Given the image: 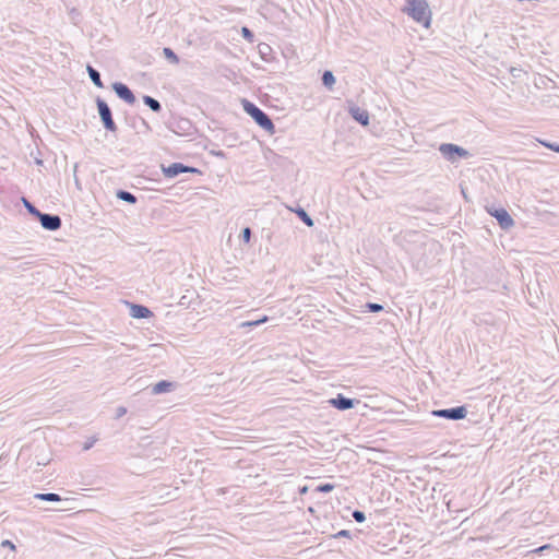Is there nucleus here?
<instances>
[{"label": "nucleus", "mask_w": 559, "mask_h": 559, "mask_svg": "<svg viewBox=\"0 0 559 559\" xmlns=\"http://www.w3.org/2000/svg\"><path fill=\"white\" fill-rule=\"evenodd\" d=\"M36 164L41 165L43 160L41 159H36Z\"/></svg>", "instance_id": "e433bc0d"}, {"label": "nucleus", "mask_w": 559, "mask_h": 559, "mask_svg": "<svg viewBox=\"0 0 559 559\" xmlns=\"http://www.w3.org/2000/svg\"><path fill=\"white\" fill-rule=\"evenodd\" d=\"M539 143L551 151L559 153V143L539 140Z\"/></svg>", "instance_id": "a878e982"}, {"label": "nucleus", "mask_w": 559, "mask_h": 559, "mask_svg": "<svg viewBox=\"0 0 559 559\" xmlns=\"http://www.w3.org/2000/svg\"><path fill=\"white\" fill-rule=\"evenodd\" d=\"M306 491H307V487H302V488L300 489V493H305Z\"/></svg>", "instance_id": "c9c22d12"}, {"label": "nucleus", "mask_w": 559, "mask_h": 559, "mask_svg": "<svg viewBox=\"0 0 559 559\" xmlns=\"http://www.w3.org/2000/svg\"><path fill=\"white\" fill-rule=\"evenodd\" d=\"M321 81H322L323 86H325L328 90H332L336 82V79L332 71L325 70L322 73Z\"/></svg>", "instance_id": "6ab92c4d"}, {"label": "nucleus", "mask_w": 559, "mask_h": 559, "mask_svg": "<svg viewBox=\"0 0 559 559\" xmlns=\"http://www.w3.org/2000/svg\"><path fill=\"white\" fill-rule=\"evenodd\" d=\"M111 87L116 95L127 104L133 105L136 102L134 93L127 84L122 82H115Z\"/></svg>", "instance_id": "9d476101"}, {"label": "nucleus", "mask_w": 559, "mask_h": 559, "mask_svg": "<svg viewBox=\"0 0 559 559\" xmlns=\"http://www.w3.org/2000/svg\"><path fill=\"white\" fill-rule=\"evenodd\" d=\"M130 314L134 319H148L153 317V312L144 305L129 304Z\"/></svg>", "instance_id": "ddd939ff"}, {"label": "nucleus", "mask_w": 559, "mask_h": 559, "mask_svg": "<svg viewBox=\"0 0 559 559\" xmlns=\"http://www.w3.org/2000/svg\"><path fill=\"white\" fill-rule=\"evenodd\" d=\"M333 489H334V485L333 484L323 483V484L318 485L316 487L314 491L322 492V493H328V492H331Z\"/></svg>", "instance_id": "5701e85b"}, {"label": "nucleus", "mask_w": 559, "mask_h": 559, "mask_svg": "<svg viewBox=\"0 0 559 559\" xmlns=\"http://www.w3.org/2000/svg\"><path fill=\"white\" fill-rule=\"evenodd\" d=\"M212 154H214L215 156H218V157H224L225 156V153L223 151H217V152H212Z\"/></svg>", "instance_id": "f704fd0d"}, {"label": "nucleus", "mask_w": 559, "mask_h": 559, "mask_svg": "<svg viewBox=\"0 0 559 559\" xmlns=\"http://www.w3.org/2000/svg\"><path fill=\"white\" fill-rule=\"evenodd\" d=\"M127 407L124 406H118L116 408V418H121L122 416H124L127 414Z\"/></svg>", "instance_id": "2f4dec72"}, {"label": "nucleus", "mask_w": 559, "mask_h": 559, "mask_svg": "<svg viewBox=\"0 0 559 559\" xmlns=\"http://www.w3.org/2000/svg\"><path fill=\"white\" fill-rule=\"evenodd\" d=\"M169 129L179 135H189L192 133L193 124L187 118H180L179 120L170 123Z\"/></svg>", "instance_id": "9b49d317"}, {"label": "nucleus", "mask_w": 559, "mask_h": 559, "mask_svg": "<svg viewBox=\"0 0 559 559\" xmlns=\"http://www.w3.org/2000/svg\"><path fill=\"white\" fill-rule=\"evenodd\" d=\"M34 498L37 500L48 501V502H59L62 500L61 496L55 492L47 493H35Z\"/></svg>", "instance_id": "aec40b11"}, {"label": "nucleus", "mask_w": 559, "mask_h": 559, "mask_svg": "<svg viewBox=\"0 0 559 559\" xmlns=\"http://www.w3.org/2000/svg\"><path fill=\"white\" fill-rule=\"evenodd\" d=\"M241 104L245 112L249 115L260 128L271 134L275 132V124L265 111L246 98L241 100Z\"/></svg>", "instance_id": "f03ea898"}, {"label": "nucleus", "mask_w": 559, "mask_h": 559, "mask_svg": "<svg viewBox=\"0 0 559 559\" xmlns=\"http://www.w3.org/2000/svg\"><path fill=\"white\" fill-rule=\"evenodd\" d=\"M36 219L40 223L44 229L49 231H56L60 229L62 225L61 217L57 214L40 212Z\"/></svg>", "instance_id": "0eeeda50"}, {"label": "nucleus", "mask_w": 559, "mask_h": 559, "mask_svg": "<svg viewBox=\"0 0 559 559\" xmlns=\"http://www.w3.org/2000/svg\"><path fill=\"white\" fill-rule=\"evenodd\" d=\"M95 103L104 128L109 132L117 131V124L114 120L109 105L99 96L96 97Z\"/></svg>", "instance_id": "20e7f679"}, {"label": "nucleus", "mask_w": 559, "mask_h": 559, "mask_svg": "<svg viewBox=\"0 0 559 559\" xmlns=\"http://www.w3.org/2000/svg\"><path fill=\"white\" fill-rule=\"evenodd\" d=\"M328 403L332 407L344 412V411L354 408L356 405H358L360 403V401L357 399L347 397V396L343 395L342 393H338V394H336L335 397L330 399L328 401Z\"/></svg>", "instance_id": "6e6552de"}, {"label": "nucleus", "mask_w": 559, "mask_h": 559, "mask_svg": "<svg viewBox=\"0 0 559 559\" xmlns=\"http://www.w3.org/2000/svg\"><path fill=\"white\" fill-rule=\"evenodd\" d=\"M22 202H23L26 211L32 216H34L36 218L39 215L40 211L31 201H28L25 197L22 198Z\"/></svg>", "instance_id": "4be33fe9"}, {"label": "nucleus", "mask_w": 559, "mask_h": 559, "mask_svg": "<svg viewBox=\"0 0 559 559\" xmlns=\"http://www.w3.org/2000/svg\"><path fill=\"white\" fill-rule=\"evenodd\" d=\"M266 321H267V317L264 316L262 319H259V320L243 322L242 326H258L261 323H264Z\"/></svg>", "instance_id": "c756f323"}, {"label": "nucleus", "mask_w": 559, "mask_h": 559, "mask_svg": "<svg viewBox=\"0 0 559 559\" xmlns=\"http://www.w3.org/2000/svg\"><path fill=\"white\" fill-rule=\"evenodd\" d=\"M334 538H352V533L348 530H341L336 534L333 535Z\"/></svg>", "instance_id": "7c9ffc66"}, {"label": "nucleus", "mask_w": 559, "mask_h": 559, "mask_svg": "<svg viewBox=\"0 0 559 559\" xmlns=\"http://www.w3.org/2000/svg\"><path fill=\"white\" fill-rule=\"evenodd\" d=\"M252 231L250 227H245L240 233V239L245 243H249L251 240Z\"/></svg>", "instance_id": "393cba45"}, {"label": "nucleus", "mask_w": 559, "mask_h": 559, "mask_svg": "<svg viewBox=\"0 0 559 559\" xmlns=\"http://www.w3.org/2000/svg\"><path fill=\"white\" fill-rule=\"evenodd\" d=\"M241 35H242V37H243L245 39H247V40H248V41H250V43H252V41H253V39H254V34H253V32H252L250 28H248L247 26H243V27L241 28Z\"/></svg>", "instance_id": "bb28decb"}, {"label": "nucleus", "mask_w": 559, "mask_h": 559, "mask_svg": "<svg viewBox=\"0 0 559 559\" xmlns=\"http://www.w3.org/2000/svg\"><path fill=\"white\" fill-rule=\"evenodd\" d=\"M272 50V48L267 45V44H261L259 45V52L262 57V59L264 60H267L266 59V55Z\"/></svg>", "instance_id": "c85d7f7f"}, {"label": "nucleus", "mask_w": 559, "mask_h": 559, "mask_svg": "<svg viewBox=\"0 0 559 559\" xmlns=\"http://www.w3.org/2000/svg\"><path fill=\"white\" fill-rule=\"evenodd\" d=\"M404 12L425 27H428L431 23V12L426 0H406Z\"/></svg>", "instance_id": "f257e3e1"}, {"label": "nucleus", "mask_w": 559, "mask_h": 559, "mask_svg": "<svg viewBox=\"0 0 559 559\" xmlns=\"http://www.w3.org/2000/svg\"><path fill=\"white\" fill-rule=\"evenodd\" d=\"M143 103L154 112H160L163 109L162 104L150 95L143 96Z\"/></svg>", "instance_id": "a211bd4d"}, {"label": "nucleus", "mask_w": 559, "mask_h": 559, "mask_svg": "<svg viewBox=\"0 0 559 559\" xmlns=\"http://www.w3.org/2000/svg\"><path fill=\"white\" fill-rule=\"evenodd\" d=\"M352 516L357 523H364L366 521L365 512L360 510H354Z\"/></svg>", "instance_id": "cd10ccee"}, {"label": "nucleus", "mask_w": 559, "mask_h": 559, "mask_svg": "<svg viewBox=\"0 0 559 559\" xmlns=\"http://www.w3.org/2000/svg\"><path fill=\"white\" fill-rule=\"evenodd\" d=\"M176 389V383L169 380H160L151 388V393L158 395Z\"/></svg>", "instance_id": "4468645a"}, {"label": "nucleus", "mask_w": 559, "mask_h": 559, "mask_svg": "<svg viewBox=\"0 0 559 559\" xmlns=\"http://www.w3.org/2000/svg\"><path fill=\"white\" fill-rule=\"evenodd\" d=\"M163 55L170 63H173V64L179 63V57L176 55V52L171 48H169V47L163 48Z\"/></svg>", "instance_id": "412c9836"}, {"label": "nucleus", "mask_w": 559, "mask_h": 559, "mask_svg": "<svg viewBox=\"0 0 559 559\" xmlns=\"http://www.w3.org/2000/svg\"><path fill=\"white\" fill-rule=\"evenodd\" d=\"M431 415L447 420H461L467 416V408L465 405H460L451 408H440L431 411Z\"/></svg>", "instance_id": "39448f33"}, {"label": "nucleus", "mask_w": 559, "mask_h": 559, "mask_svg": "<svg viewBox=\"0 0 559 559\" xmlns=\"http://www.w3.org/2000/svg\"><path fill=\"white\" fill-rule=\"evenodd\" d=\"M488 214L495 217L502 229H509L514 225V221L509 212L503 207H496L495 205L486 206Z\"/></svg>", "instance_id": "423d86ee"}, {"label": "nucleus", "mask_w": 559, "mask_h": 559, "mask_svg": "<svg viewBox=\"0 0 559 559\" xmlns=\"http://www.w3.org/2000/svg\"><path fill=\"white\" fill-rule=\"evenodd\" d=\"M439 152L445 160L452 164L456 163L460 159H466L472 156V154L467 150L453 143L440 144Z\"/></svg>", "instance_id": "7ed1b4c3"}, {"label": "nucleus", "mask_w": 559, "mask_h": 559, "mask_svg": "<svg viewBox=\"0 0 559 559\" xmlns=\"http://www.w3.org/2000/svg\"><path fill=\"white\" fill-rule=\"evenodd\" d=\"M38 465H46L45 462H38Z\"/></svg>", "instance_id": "4c0bfd02"}, {"label": "nucleus", "mask_w": 559, "mask_h": 559, "mask_svg": "<svg viewBox=\"0 0 559 559\" xmlns=\"http://www.w3.org/2000/svg\"><path fill=\"white\" fill-rule=\"evenodd\" d=\"M350 117L362 127H366L370 122L369 112L356 105H350L348 108Z\"/></svg>", "instance_id": "f8f14e48"}, {"label": "nucleus", "mask_w": 559, "mask_h": 559, "mask_svg": "<svg viewBox=\"0 0 559 559\" xmlns=\"http://www.w3.org/2000/svg\"><path fill=\"white\" fill-rule=\"evenodd\" d=\"M86 71L88 73L91 81L94 83V85L97 86L98 88H103L104 83L102 81L99 71L97 69H95L94 67H92L91 64H87Z\"/></svg>", "instance_id": "2eb2a0df"}, {"label": "nucleus", "mask_w": 559, "mask_h": 559, "mask_svg": "<svg viewBox=\"0 0 559 559\" xmlns=\"http://www.w3.org/2000/svg\"><path fill=\"white\" fill-rule=\"evenodd\" d=\"M117 199L128 202L130 204H135L138 202V198L130 191L119 189L116 191Z\"/></svg>", "instance_id": "f3484780"}, {"label": "nucleus", "mask_w": 559, "mask_h": 559, "mask_svg": "<svg viewBox=\"0 0 559 559\" xmlns=\"http://www.w3.org/2000/svg\"><path fill=\"white\" fill-rule=\"evenodd\" d=\"M96 441H97V438H96V437L91 438L90 440H87V441L84 443V445H83V450H84V451L90 450V449L94 445V443H95Z\"/></svg>", "instance_id": "473e14b6"}, {"label": "nucleus", "mask_w": 559, "mask_h": 559, "mask_svg": "<svg viewBox=\"0 0 559 559\" xmlns=\"http://www.w3.org/2000/svg\"><path fill=\"white\" fill-rule=\"evenodd\" d=\"M365 308L368 312L377 313L383 310V306L377 302H367Z\"/></svg>", "instance_id": "b1692460"}, {"label": "nucleus", "mask_w": 559, "mask_h": 559, "mask_svg": "<svg viewBox=\"0 0 559 559\" xmlns=\"http://www.w3.org/2000/svg\"><path fill=\"white\" fill-rule=\"evenodd\" d=\"M2 546L10 547L11 549L15 548L14 544L11 540H3Z\"/></svg>", "instance_id": "72a5a7b5"}, {"label": "nucleus", "mask_w": 559, "mask_h": 559, "mask_svg": "<svg viewBox=\"0 0 559 559\" xmlns=\"http://www.w3.org/2000/svg\"><path fill=\"white\" fill-rule=\"evenodd\" d=\"M294 212L306 226L312 227L314 225L312 217L307 213V211L304 207L298 206L296 210H294Z\"/></svg>", "instance_id": "dca6fc26"}, {"label": "nucleus", "mask_w": 559, "mask_h": 559, "mask_svg": "<svg viewBox=\"0 0 559 559\" xmlns=\"http://www.w3.org/2000/svg\"><path fill=\"white\" fill-rule=\"evenodd\" d=\"M183 173L194 174V173H199V169L191 167V166H187L182 163H173V164L168 165L167 167H163V174L166 178L173 179Z\"/></svg>", "instance_id": "1a4fd4ad"}]
</instances>
